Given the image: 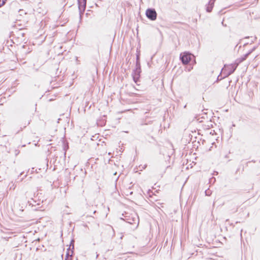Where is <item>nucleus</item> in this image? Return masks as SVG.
<instances>
[{"label":"nucleus","mask_w":260,"mask_h":260,"mask_svg":"<svg viewBox=\"0 0 260 260\" xmlns=\"http://www.w3.org/2000/svg\"><path fill=\"white\" fill-rule=\"evenodd\" d=\"M214 7V2L209 1L208 4L206 6V11L208 12H211Z\"/></svg>","instance_id":"nucleus-6"},{"label":"nucleus","mask_w":260,"mask_h":260,"mask_svg":"<svg viewBox=\"0 0 260 260\" xmlns=\"http://www.w3.org/2000/svg\"><path fill=\"white\" fill-rule=\"evenodd\" d=\"M249 54L250 52L246 54L244 57L242 58L240 60L238 61V62H237L238 60H237L236 62H235L234 63L231 64V65L229 66V76L234 72V71L236 70L237 66H238L239 63L241 61L244 60L247 57Z\"/></svg>","instance_id":"nucleus-1"},{"label":"nucleus","mask_w":260,"mask_h":260,"mask_svg":"<svg viewBox=\"0 0 260 260\" xmlns=\"http://www.w3.org/2000/svg\"><path fill=\"white\" fill-rule=\"evenodd\" d=\"M5 2L4 0H0V7L4 5Z\"/></svg>","instance_id":"nucleus-11"},{"label":"nucleus","mask_w":260,"mask_h":260,"mask_svg":"<svg viewBox=\"0 0 260 260\" xmlns=\"http://www.w3.org/2000/svg\"><path fill=\"white\" fill-rule=\"evenodd\" d=\"M224 70H225V69H224V68H223V69H222V70H221V72H223Z\"/></svg>","instance_id":"nucleus-17"},{"label":"nucleus","mask_w":260,"mask_h":260,"mask_svg":"<svg viewBox=\"0 0 260 260\" xmlns=\"http://www.w3.org/2000/svg\"><path fill=\"white\" fill-rule=\"evenodd\" d=\"M127 214V213H125V215L122 214L124 217H121L120 218L130 224L136 223V221H138V217H132L130 219H128Z\"/></svg>","instance_id":"nucleus-4"},{"label":"nucleus","mask_w":260,"mask_h":260,"mask_svg":"<svg viewBox=\"0 0 260 260\" xmlns=\"http://www.w3.org/2000/svg\"><path fill=\"white\" fill-rule=\"evenodd\" d=\"M191 55L190 53L187 52H184L181 53L180 58L184 64H186L189 62L191 60Z\"/></svg>","instance_id":"nucleus-2"},{"label":"nucleus","mask_w":260,"mask_h":260,"mask_svg":"<svg viewBox=\"0 0 260 260\" xmlns=\"http://www.w3.org/2000/svg\"><path fill=\"white\" fill-rule=\"evenodd\" d=\"M24 49V46H22V48L20 50V52L21 53H24V51L23 50Z\"/></svg>","instance_id":"nucleus-12"},{"label":"nucleus","mask_w":260,"mask_h":260,"mask_svg":"<svg viewBox=\"0 0 260 260\" xmlns=\"http://www.w3.org/2000/svg\"><path fill=\"white\" fill-rule=\"evenodd\" d=\"M29 124V121H28V122H27L26 124L28 125Z\"/></svg>","instance_id":"nucleus-18"},{"label":"nucleus","mask_w":260,"mask_h":260,"mask_svg":"<svg viewBox=\"0 0 260 260\" xmlns=\"http://www.w3.org/2000/svg\"><path fill=\"white\" fill-rule=\"evenodd\" d=\"M146 15L151 20H155L156 19L157 13L154 9H148L146 11Z\"/></svg>","instance_id":"nucleus-3"},{"label":"nucleus","mask_w":260,"mask_h":260,"mask_svg":"<svg viewBox=\"0 0 260 260\" xmlns=\"http://www.w3.org/2000/svg\"><path fill=\"white\" fill-rule=\"evenodd\" d=\"M224 18H223V20H222V25H223V26H226V24H224Z\"/></svg>","instance_id":"nucleus-13"},{"label":"nucleus","mask_w":260,"mask_h":260,"mask_svg":"<svg viewBox=\"0 0 260 260\" xmlns=\"http://www.w3.org/2000/svg\"><path fill=\"white\" fill-rule=\"evenodd\" d=\"M205 194L206 196H210L211 194L210 190L209 189L206 190L205 191Z\"/></svg>","instance_id":"nucleus-10"},{"label":"nucleus","mask_w":260,"mask_h":260,"mask_svg":"<svg viewBox=\"0 0 260 260\" xmlns=\"http://www.w3.org/2000/svg\"><path fill=\"white\" fill-rule=\"evenodd\" d=\"M72 253H73V251H71V254H70V252H68L66 254V258H67V259H68V257H69V256H72Z\"/></svg>","instance_id":"nucleus-9"},{"label":"nucleus","mask_w":260,"mask_h":260,"mask_svg":"<svg viewBox=\"0 0 260 260\" xmlns=\"http://www.w3.org/2000/svg\"><path fill=\"white\" fill-rule=\"evenodd\" d=\"M227 76H228V75H227V74H225V75H224L223 77H222V76H221V75H219V76H218V77H217V80H221L222 79L224 78H225L226 77H227Z\"/></svg>","instance_id":"nucleus-8"},{"label":"nucleus","mask_w":260,"mask_h":260,"mask_svg":"<svg viewBox=\"0 0 260 260\" xmlns=\"http://www.w3.org/2000/svg\"><path fill=\"white\" fill-rule=\"evenodd\" d=\"M18 13L20 16H22L23 15H26V13L23 10H19L18 11Z\"/></svg>","instance_id":"nucleus-7"},{"label":"nucleus","mask_w":260,"mask_h":260,"mask_svg":"<svg viewBox=\"0 0 260 260\" xmlns=\"http://www.w3.org/2000/svg\"><path fill=\"white\" fill-rule=\"evenodd\" d=\"M138 78H137L135 76H134L133 77V79H134V81L136 83L137 82V79Z\"/></svg>","instance_id":"nucleus-14"},{"label":"nucleus","mask_w":260,"mask_h":260,"mask_svg":"<svg viewBox=\"0 0 260 260\" xmlns=\"http://www.w3.org/2000/svg\"><path fill=\"white\" fill-rule=\"evenodd\" d=\"M80 12H84L86 7V0H78Z\"/></svg>","instance_id":"nucleus-5"},{"label":"nucleus","mask_w":260,"mask_h":260,"mask_svg":"<svg viewBox=\"0 0 260 260\" xmlns=\"http://www.w3.org/2000/svg\"><path fill=\"white\" fill-rule=\"evenodd\" d=\"M215 1L216 0H209V1H211L212 2H214V3L215 2Z\"/></svg>","instance_id":"nucleus-16"},{"label":"nucleus","mask_w":260,"mask_h":260,"mask_svg":"<svg viewBox=\"0 0 260 260\" xmlns=\"http://www.w3.org/2000/svg\"><path fill=\"white\" fill-rule=\"evenodd\" d=\"M225 13V12H223V10H222V11H220V12H219V13L220 14V15H222V14H224Z\"/></svg>","instance_id":"nucleus-15"}]
</instances>
